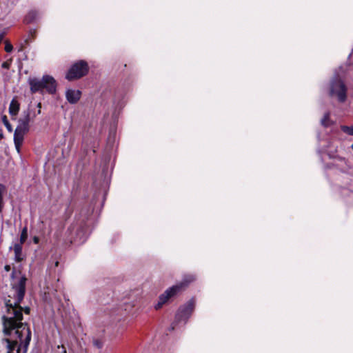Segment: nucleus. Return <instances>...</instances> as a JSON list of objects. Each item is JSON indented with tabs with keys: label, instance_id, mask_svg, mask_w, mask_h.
Listing matches in <instances>:
<instances>
[{
	"label": "nucleus",
	"instance_id": "f257e3e1",
	"mask_svg": "<svg viewBox=\"0 0 353 353\" xmlns=\"http://www.w3.org/2000/svg\"><path fill=\"white\" fill-rule=\"evenodd\" d=\"M27 278L20 277L12 284L10 299L6 300V314L3 316V333L6 339L8 353H26L31 340V332L26 323H22L23 308L20 306L26 293Z\"/></svg>",
	"mask_w": 353,
	"mask_h": 353
},
{
	"label": "nucleus",
	"instance_id": "f03ea898",
	"mask_svg": "<svg viewBox=\"0 0 353 353\" xmlns=\"http://www.w3.org/2000/svg\"><path fill=\"white\" fill-rule=\"evenodd\" d=\"M93 207L88 205L83 207L77 219L75 224H73L68 228L71 243L80 244L85 241L87 239V221L89 220L90 216L92 214Z\"/></svg>",
	"mask_w": 353,
	"mask_h": 353
},
{
	"label": "nucleus",
	"instance_id": "7ed1b4c3",
	"mask_svg": "<svg viewBox=\"0 0 353 353\" xmlns=\"http://www.w3.org/2000/svg\"><path fill=\"white\" fill-rule=\"evenodd\" d=\"M28 83L32 93L44 92L53 94L57 91V81L50 75H43L41 79L32 78L29 79Z\"/></svg>",
	"mask_w": 353,
	"mask_h": 353
},
{
	"label": "nucleus",
	"instance_id": "20e7f679",
	"mask_svg": "<svg viewBox=\"0 0 353 353\" xmlns=\"http://www.w3.org/2000/svg\"><path fill=\"white\" fill-rule=\"evenodd\" d=\"M194 279L195 278L193 275H186L183 277L181 283L166 290L164 293L159 296V301L154 306L155 309H160L171 297L186 288Z\"/></svg>",
	"mask_w": 353,
	"mask_h": 353
},
{
	"label": "nucleus",
	"instance_id": "39448f33",
	"mask_svg": "<svg viewBox=\"0 0 353 353\" xmlns=\"http://www.w3.org/2000/svg\"><path fill=\"white\" fill-rule=\"evenodd\" d=\"M195 302L193 299L190 300L186 304L180 307L176 314L175 319L172 323L170 330L174 329V325L181 322L185 323L190 317L194 309Z\"/></svg>",
	"mask_w": 353,
	"mask_h": 353
},
{
	"label": "nucleus",
	"instance_id": "423d86ee",
	"mask_svg": "<svg viewBox=\"0 0 353 353\" xmlns=\"http://www.w3.org/2000/svg\"><path fill=\"white\" fill-rule=\"evenodd\" d=\"M347 88L344 82L338 77H334L330 83V94L336 95L338 100L343 103L347 98Z\"/></svg>",
	"mask_w": 353,
	"mask_h": 353
},
{
	"label": "nucleus",
	"instance_id": "0eeeda50",
	"mask_svg": "<svg viewBox=\"0 0 353 353\" xmlns=\"http://www.w3.org/2000/svg\"><path fill=\"white\" fill-rule=\"evenodd\" d=\"M88 70L89 67L87 62L83 60H81L76 62L71 66L65 76V78L69 81L78 79L86 75Z\"/></svg>",
	"mask_w": 353,
	"mask_h": 353
},
{
	"label": "nucleus",
	"instance_id": "6e6552de",
	"mask_svg": "<svg viewBox=\"0 0 353 353\" xmlns=\"http://www.w3.org/2000/svg\"><path fill=\"white\" fill-rule=\"evenodd\" d=\"M81 95V92L78 90L69 89L65 93L68 101L72 104L76 103L80 99Z\"/></svg>",
	"mask_w": 353,
	"mask_h": 353
},
{
	"label": "nucleus",
	"instance_id": "1a4fd4ad",
	"mask_svg": "<svg viewBox=\"0 0 353 353\" xmlns=\"http://www.w3.org/2000/svg\"><path fill=\"white\" fill-rule=\"evenodd\" d=\"M22 245L21 243H15L12 247H10V250H13L14 253V261L21 262L23 260L24 256L22 252Z\"/></svg>",
	"mask_w": 353,
	"mask_h": 353
},
{
	"label": "nucleus",
	"instance_id": "9d476101",
	"mask_svg": "<svg viewBox=\"0 0 353 353\" xmlns=\"http://www.w3.org/2000/svg\"><path fill=\"white\" fill-rule=\"evenodd\" d=\"M26 133L19 132V130H15L14 133V143L15 148L18 152L20 151L21 145L23 143L24 135Z\"/></svg>",
	"mask_w": 353,
	"mask_h": 353
},
{
	"label": "nucleus",
	"instance_id": "9b49d317",
	"mask_svg": "<svg viewBox=\"0 0 353 353\" xmlns=\"http://www.w3.org/2000/svg\"><path fill=\"white\" fill-rule=\"evenodd\" d=\"M19 111V102L15 99H13L9 106V113L12 117H16Z\"/></svg>",
	"mask_w": 353,
	"mask_h": 353
},
{
	"label": "nucleus",
	"instance_id": "f8f14e48",
	"mask_svg": "<svg viewBox=\"0 0 353 353\" xmlns=\"http://www.w3.org/2000/svg\"><path fill=\"white\" fill-rule=\"evenodd\" d=\"M37 12L34 10H32L26 16L24 21L26 23H30L37 19Z\"/></svg>",
	"mask_w": 353,
	"mask_h": 353
},
{
	"label": "nucleus",
	"instance_id": "ddd939ff",
	"mask_svg": "<svg viewBox=\"0 0 353 353\" xmlns=\"http://www.w3.org/2000/svg\"><path fill=\"white\" fill-rule=\"evenodd\" d=\"M321 125L324 127H329L332 124V121L330 119V112H326L322 119L321 120Z\"/></svg>",
	"mask_w": 353,
	"mask_h": 353
},
{
	"label": "nucleus",
	"instance_id": "4468645a",
	"mask_svg": "<svg viewBox=\"0 0 353 353\" xmlns=\"http://www.w3.org/2000/svg\"><path fill=\"white\" fill-rule=\"evenodd\" d=\"M24 115L22 118H20L18 121L19 123H24L27 125H29V123L30 121V114L29 111H26L23 112Z\"/></svg>",
	"mask_w": 353,
	"mask_h": 353
},
{
	"label": "nucleus",
	"instance_id": "2eb2a0df",
	"mask_svg": "<svg viewBox=\"0 0 353 353\" xmlns=\"http://www.w3.org/2000/svg\"><path fill=\"white\" fill-rule=\"evenodd\" d=\"M24 115L22 118H20L18 121L19 123H24L27 125H29V123L30 121V114L29 111H26L23 112Z\"/></svg>",
	"mask_w": 353,
	"mask_h": 353
},
{
	"label": "nucleus",
	"instance_id": "dca6fc26",
	"mask_svg": "<svg viewBox=\"0 0 353 353\" xmlns=\"http://www.w3.org/2000/svg\"><path fill=\"white\" fill-rule=\"evenodd\" d=\"M27 238H28V228L26 226H25L22 229L19 243H21V245H23L25 243V241H26Z\"/></svg>",
	"mask_w": 353,
	"mask_h": 353
},
{
	"label": "nucleus",
	"instance_id": "f3484780",
	"mask_svg": "<svg viewBox=\"0 0 353 353\" xmlns=\"http://www.w3.org/2000/svg\"><path fill=\"white\" fill-rule=\"evenodd\" d=\"M5 190H6L5 185L0 183V213L2 212L3 208V194Z\"/></svg>",
	"mask_w": 353,
	"mask_h": 353
},
{
	"label": "nucleus",
	"instance_id": "a211bd4d",
	"mask_svg": "<svg viewBox=\"0 0 353 353\" xmlns=\"http://www.w3.org/2000/svg\"><path fill=\"white\" fill-rule=\"evenodd\" d=\"M341 130L350 136H353V125L352 126H347V125H341Z\"/></svg>",
	"mask_w": 353,
	"mask_h": 353
},
{
	"label": "nucleus",
	"instance_id": "6ab92c4d",
	"mask_svg": "<svg viewBox=\"0 0 353 353\" xmlns=\"http://www.w3.org/2000/svg\"><path fill=\"white\" fill-rule=\"evenodd\" d=\"M15 130H19V132L26 133L29 130V125H27L22 123H19Z\"/></svg>",
	"mask_w": 353,
	"mask_h": 353
},
{
	"label": "nucleus",
	"instance_id": "aec40b11",
	"mask_svg": "<svg viewBox=\"0 0 353 353\" xmlns=\"http://www.w3.org/2000/svg\"><path fill=\"white\" fill-rule=\"evenodd\" d=\"M2 121L4 124V125L6 126V129L8 130V131L9 132H12V127L11 125V124L9 123L8 119H7V117L6 115L3 116L2 117Z\"/></svg>",
	"mask_w": 353,
	"mask_h": 353
},
{
	"label": "nucleus",
	"instance_id": "412c9836",
	"mask_svg": "<svg viewBox=\"0 0 353 353\" xmlns=\"http://www.w3.org/2000/svg\"><path fill=\"white\" fill-rule=\"evenodd\" d=\"M93 344L98 349H101L103 347V343L100 340H99V339H94L93 341Z\"/></svg>",
	"mask_w": 353,
	"mask_h": 353
},
{
	"label": "nucleus",
	"instance_id": "4be33fe9",
	"mask_svg": "<svg viewBox=\"0 0 353 353\" xmlns=\"http://www.w3.org/2000/svg\"><path fill=\"white\" fill-rule=\"evenodd\" d=\"M13 49V47L11 43L6 42L5 46V50L7 52H10Z\"/></svg>",
	"mask_w": 353,
	"mask_h": 353
},
{
	"label": "nucleus",
	"instance_id": "5701e85b",
	"mask_svg": "<svg viewBox=\"0 0 353 353\" xmlns=\"http://www.w3.org/2000/svg\"><path fill=\"white\" fill-rule=\"evenodd\" d=\"M57 349L59 350L58 353H67L65 347L62 345H58Z\"/></svg>",
	"mask_w": 353,
	"mask_h": 353
},
{
	"label": "nucleus",
	"instance_id": "b1692460",
	"mask_svg": "<svg viewBox=\"0 0 353 353\" xmlns=\"http://www.w3.org/2000/svg\"><path fill=\"white\" fill-rule=\"evenodd\" d=\"M10 63L5 61L2 63L1 66L3 68L8 69L10 68Z\"/></svg>",
	"mask_w": 353,
	"mask_h": 353
},
{
	"label": "nucleus",
	"instance_id": "393cba45",
	"mask_svg": "<svg viewBox=\"0 0 353 353\" xmlns=\"http://www.w3.org/2000/svg\"><path fill=\"white\" fill-rule=\"evenodd\" d=\"M33 242H34L35 244L39 243V238L38 236H34V237H33Z\"/></svg>",
	"mask_w": 353,
	"mask_h": 353
},
{
	"label": "nucleus",
	"instance_id": "a878e982",
	"mask_svg": "<svg viewBox=\"0 0 353 353\" xmlns=\"http://www.w3.org/2000/svg\"><path fill=\"white\" fill-rule=\"evenodd\" d=\"M10 269H11V268H10V265H6L4 267V270L6 272H9L10 270Z\"/></svg>",
	"mask_w": 353,
	"mask_h": 353
},
{
	"label": "nucleus",
	"instance_id": "bb28decb",
	"mask_svg": "<svg viewBox=\"0 0 353 353\" xmlns=\"http://www.w3.org/2000/svg\"><path fill=\"white\" fill-rule=\"evenodd\" d=\"M3 37H4V33H1V34H0V43H1V41H3Z\"/></svg>",
	"mask_w": 353,
	"mask_h": 353
},
{
	"label": "nucleus",
	"instance_id": "cd10ccee",
	"mask_svg": "<svg viewBox=\"0 0 353 353\" xmlns=\"http://www.w3.org/2000/svg\"><path fill=\"white\" fill-rule=\"evenodd\" d=\"M30 311V309L29 307H26L24 309V312H25L26 314H29Z\"/></svg>",
	"mask_w": 353,
	"mask_h": 353
},
{
	"label": "nucleus",
	"instance_id": "c85d7f7f",
	"mask_svg": "<svg viewBox=\"0 0 353 353\" xmlns=\"http://www.w3.org/2000/svg\"><path fill=\"white\" fill-rule=\"evenodd\" d=\"M16 274V271L14 270L12 272L11 277L13 279L14 276V274Z\"/></svg>",
	"mask_w": 353,
	"mask_h": 353
},
{
	"label": "nucleus",
	"instance_id": "c756f323",
	"mask_svg": "<svg viewBox=\"0 0 353 353\" xmlns=\"http://www.w3.org/2000/svg\"><path fill=\"white\" fill-rule=\"evenodd\" d=\"M3 134L2 132H0V139H3Z\"/></svg>",
	"mask_w": 353,
	"mask_h": 353
},
{
	"label": "nucleus",
	"instance_id": "7c9ffc66",
	"mask_svg": "<svg viewBox=\"0 0 353 353\" xmlns=\"http://www.w3.org/2000/svg\"><path fill=\"white\" fill-rule=\"evenodd\" d=\"M54 265H55L56 267H57L59 265V261H56Z\"/></svg>",
	"mask_w": 353,
	"mask_h": 353
}]
</instances>
